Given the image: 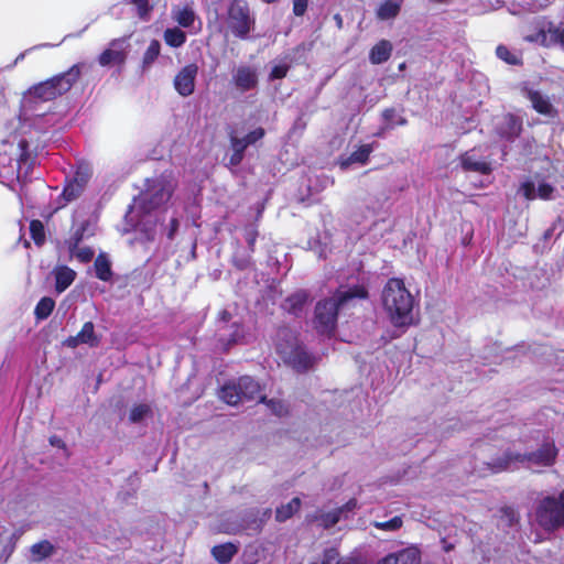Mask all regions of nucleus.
I'll use <instances>...</instances> for the list:
<instances>
[{
	"label": "nucleus",
	"instance_id": "nucleus-1",
	"mask_svg": "<svg viewBox=\"0 0 564 564\" xmlns=\"http://www.w3.org/2000/svg\"><path fill=\"white\" fill-rule=\"evenodd\" d=\"M382 305L397 327L409 326L413 322L414 299L400 279H390L382 290Z\"/></svg>",
	"mask_w": 564,
	"mask_h": 564
},
{
	"label": "nucleus",
	"instance_id": "nucleus-2",
	"mask_svg": "<svg viewBox=\"0 0 564 564\" xmlns=\"http://www.w3.org/2000/svg\"><path fill=\"white\" fill-rule=\"evenodd\" d=\"M367 290L355 286L347 291H337L332 297L322 300L315 307V327L322 334H330L335 329L337 315L350 306L356 299H366Z\"/></svg>",
	"mask_w": 564,
	"mask_h": 564
},
{
	"label": "nucleus",
	"instance_id": "nucleus-3",
	"mask_svg": "<svg viewBox=\"0 0 564 564\" xmlns=\"http://www.w3.org/2000/svg\"><path fill=\"white\" fill-rule=\"evenodd\" d=\"M276 351L285 364L297 371L310 369L315 361L299 344L294 332L288 327H282L276 333Z\"/></svg>",
	"mask_w": 564,
	"mask_h": 564
},
{
	"label": "nucleus",
	"instance_id": "nucleus-4",
	"mask_svg": "<svg viewBox=\"0 0 564 564\" xmlns=\"http://www.w3.org/2000/svg\"><path fill=\"white\" fill-rule=\"evenodd\" d=\"M534 519L546 532L564 528V490L539 499L534 509Z\"/></svg>",
	"mask_w": 564,
	"mask_h": 564
},
{
	"label": "nucleus",
	"instance_id": "nucleus-5",
	"mask_svg": "<svg viewBox=\"0 0 564 564\" xmlns=\"http://www.w3.org/2000/svg\"><path fill=\"white\" fill-rule=\"evenodd\" d=\"M79 76L80 67L79 65H74L66 73L34 85L28 90V95L41 101L53 100L67 93Z\"/></svg>",
	"mask_w": 564,
	"mask_h": 564
},
{
	"label": "nucleus",
	"instance_id": "nucleus-6",
	"mask_svg": "<svg viewBox=\"0 0 564 564\" xmlns=\"http://www.w3.org/2000/svg\"><path fill=\"white\" fill-rule=\"evenodd\" d=\"M557 451L553 444H543L536 452L530 454H514L505 453L501 457H498L489 464V468L492 473H500L510 468L516 463H532L538 466H551L556 458Z\"/></svg>",
	"mask_w": 564,
	"mask_h": 564
},
{
	"label": "nucleus",
	"instance_id": "nucleus-7",
	"mask_svg": "<svg viewBox=\"0 0 564 564\" xmlns=\"http://www.w3.org/2000/svg\"><path fill=\"white\" fill-rule=\"evenodd\" d=\"M175 187L171 174H162L148 181V187L140 197V208L149 213L166 203Z\"/></svg>",
	"mask_w": 564,
	"mask_h": 564
},
{
	"label": "nucleus",
	"instance_id": "nucleus-8",
	"mask_svg": "<svg viewBox=\"0 0 564 564\" xmlns=\"http://www.w3.org/2000/svg\"><path fill=\"white\" fill-rule=\"evenodd\" d=\"M261 392L260 384L251 377L243 376L237 381L226 383L219 392V397L229 405H238L245 401L256 399Z\"/></svg>",
	"mask_w": 564,
	"mask_h": 564
},
{
	"label": "nucleus",
	"instance_id": "nucleus-9",
	"mask_svg": "<svg viewBox=\"0 0 564 564\" xmlns=\"http://www.w3.org/2000/svg\"><path fill=\"white\" fill-rule=\"evenodd\" d=\"M252 21L248 7L242 1H234L228 10V25L238 37H246L250 32Z\"/></svg>",
	"mask_w": 564,
	"mask_h": 564
},
{
	"label": "nucleus",
	"instance_id": "nucleus-10",
	"mask_svg": "<svg viewBox=\"0 0 564 564\" xmlns=\"http://www.w3.org/2000/svg\"><path fill=\"white\" fill-rule=\"evenodd\" d=\"M231 84L241 94L256 89L259 84L257 69L249 65H239L232 72Z\"/></svg>",
	"mask_w": 564,
	"mask_h": 564
},
{
	"label": "nucleus",
	"instance_id": "nucleus-11",
	"mask_svg": "<svg viewBox=\"0 0 564 564\" xmlns=\"http://www.w3.org/2000/svg\"><path fill=\"white\" fill-rule=\"evenodd\" d=\"M197 73L196 64H188L177 73L174 78V87L181 96L187 97L194 93Z\"/></svg>",
	"mask_w": 564,
	"mask_h": 564
},
{
	"label": "nucleus",
	"instance_id": "nucleus-12",
	"mask_svg": "<svg viewBox=\"0 0 564 564\" xmlns=\"http://www.w3.org/2000/svg\"><path fill=\"white\" fill-rule=\"evenodd\" d=\"M377 564H421V553L410 546L386 555Z\"/></svg>",
	"mask_w": 564,
	"mask_h": 564
},
{
	"label": "nucleus",
	"instance_id": "nucleus-13",
	"mask_svg": "<svg viewBox=\"0 0 564 564\" xmlns=\"http://www.w3.org/2000/svg\"><path fill=\"white\" fill-rule=\"evenodd\" d=\"M523 94L531 101L534 110L539 113L549 117H554L556 115V110L551 104L549 97L543 95L541 91L531 88H524Z\"/></svg>",
	"mask_w": 564,
	"mask_h": 564
},
{
	"label": "nucleus",
	"instance_id": "nucleus-14",
	"mask_svg": "<svg viewBox=\"0 0 564 564\" xmlns=\"http://www.w3.org/2000/svg\"><path fill=\"white\" fill-rule=\"evenodd\" d=\"M519 192L529 200H533L538 197L542 199H550L554 188L544 182L535 186L534 182L525 181L520 185Z\"/></svg>",
	"mask_w": 564,
	"mask_h": 564
},
{
	"label": "nucleus",
	"instance_id": "nucleus-15",
	"mask_svg": "<svg viewBox=\"0 0 564 564\" xmlns=\"http://www.w3.org/2000/svg\"><path fill=\"white\" fill-rule=\"evenodd\" d=\"M356 505L357 503L355 500H350L343 507H339L337 509H334L333 511L321 514V517L318 518L321 525L325 529H329V528L334 527L340 520L341 514L346 511L354 510L356 508Z\"/></svg>",
	"mask_w": 564,
	"mask_h": 564
},
{
	"label": "nucleus",
	"instance_id": "nucleus-16",
	"mask_svg": "<svg viewBox=\"0 0 564 564\" xmlns=\"http://www.w3.org/2000/svg\"><path fill=\"white\" fill-rule=\"evenodd\" d=\"M55 552L56 547L48 540H42L30 547V558L39 563L53 556Z\"/></svg>",
	"mask_w": 564,
	"mask_h": 564
},
{
	"label": "nucleus",
	"instance_id": "nucleus-17",
	"mask_svg": "<svg viewBox=\"0 0 564 564\" xmlns=\"http://www.w3.org/2000/svg\"><path fill=\"white\" fill-rule=\"evenodd\" d=\"M120 44L119 41H113L111 47L104 51L99 56V63L102 66L110 64H123L126 61V53L121 48H116Z\"/></svg>",
	"mask_w": 564,
	"mask_h": 564
},
{
	"label": "nucleus",
	"instance_id": "nucleus-18",
	"mask_svg": "<svg viewBox=\"0 0 564 564\" xmlns=\"http://www.w3.org/2000/svg\"><path fill=\"white\" fill-rule=\"evenodd\" d=\"M392 52V44L387 40H381L370 51L369 59L372 64H381L389 59Z\"/></svg>",
	"mask_w": 564,
	"mask_h": 564
},
{
	"label": "nucleus",
	"instance_id": "nucleus-19",
	"mask_svg": "<svg viewBox=\"0 0 564 564\" xmlns=\"http://www.w3.org/2000/svg\"><path fill=\"white\" fill-rule=\"evenodd\" d=\"M76 272L68 267H58L55 270V289L58 293L65 291L75 280Z\"/></svg>",
	"mask_w": 564,
	"mask_h": 564
},
{
	"label": "nucleus",
	"instance_id": "nucleus-20",
	"mask_svg": "<svg viewBox=\"0 0 564 564\" xmlns=\"http://www.w3.org/2000/svg\"><path fill=\"white\" fill-rule=\"evenodd\" d=\"M236 553L237 547L231 543L216 545L212 550L213 556L220 564L229 563Z\"/></svg>",
	"mask_w": 564,
	"mask_h": 564
},
{
	"label": "nucleus",
	"instance_id": "nucleus-21",
	"mask_svg": "<svg viewBox=\"0 0 564 564\" xmlns=\"http://www.w3.org/2000/svg\"><path fill=\"white\" fill-rule=\"evenodd\" d=\"M301 499L295 497L286 505H282L275 510V520L278 522H284L296 513L301 508Z\"/></svg>",
	"mask_w": 564,
	"mask_h": 564
},
{
	"label": "nucleus",
	"instance_id": "nucleus-22",
	"mask_svg": "<svg viewBox=\"0 0 564 564\" xmlns=\"http://www.w3.org/2000/svg\"><path fill=\"white\" fill-rule=\"evenodd\" d=\"M401 9V1L386 0L377 10V18L380 20H389L395 18Z\"/></svg>",
	"mask_w": 564,
	"mask_h": 564
},
{
	"label": "nucleus",
	"instance_id": "nucleus-23",
	"mask_svg": "<svg viewBox=\"0 0 564 564\" xmlns=\"http://www.w3.org/2000/svg\"><path fill=\"white\" fill-rule=\"evenodd\" d=\"M172 17L183 28L192 26L196 19L194 10L188 6L175 8L172 12Z\"/></svg>",
	"mask_w": 564,
	"mask_h": 564
},
{
	"label": "nucleus",
	"instance_id": "nucleus-24",
	"mask_svg": "<svg viewBox=\"0 0 564 564\" xmlns=\"http://www.w3.org/2000/svg\"><path fill=\"white\" fill-rule=\"evenodd\" d=\"M94 267L98 279L102 281H109L111 279V263L105 253H100L96 258Z\"/></svg>",
	"mask_w": 564,
	"mask_h": 564
},
{
	"label": "nucleus",
	"instance_id": "nucleus-25",
	"mask_svg": "<svg viewBox=\"0 0 564 564\" xmlns=\"http://www.w3.org/2000/svg\"><path fill=\"white\" fill-rule=\"evenodd\" d=\"M521 131V122L512 115H507L503 118V127L500 128L502 137L511 139L519 135Z\"/></svg>",
	"mask_w": 564,
	"mask_h": 564
},
{
	"label": "nucleus",
	"instance_id": "nucleus-26",
	"mask_svg": "<svg viewBox=\"0 0 564 564\" xmlns=\"http://www.w3.org/2000/svg\"><path fill=\"white\" fill-rule=\"evenodd\" d=\"M460 162L465 171L479 172L481 174L490 172V167L486 162L477 161L468 153L462 155Z\"/></svg>",
	"mask_w": 564,
	"mask_h": 564
},
{
	"label": "nucleus",
	"instance_id": "nucleus-27",
	"mask_svg": "<svg viewBox=\"0 0 564 564\" xmlns=\"http://www.w3.org/2000/svg\"><path fill=\"white\" fill-rule=\"evenodd\" d=\"M307 301V294L304 291H300L289 296L284 302V310L290 313L296 314Z\"/></svg>",
	"mask_w": 564,
	"mask_h": 564
},
{
	"label": "nucleus",
	"instance_id": "nucleus-28",
	"mask_svg": "<svg viewBox=\"0 0 564 564\" xmlns=\"http://www.w3.org/2000/svg\"><path fill=\"white\" fill-rule=\"evenodd\" d=\"M77 336L82 344H88L90 346L98 345V338L95 335L94 324L91 322L85 323Z\"/></svg>",
	"mask_w": 564,
	"mask_h": 564
},
{
	"label": "nucleus",
	"instance_id": "nucleus-29",
	"mask_svg": "<svg viewBox=\"0 0 564 564\" xmlns=\"http://www.w3.org/2000/svg\"><path fill=\"white\" fill-rule=\"evenodd\" d=\"M260 402L264 403L276 416H284L289 412L286 404L280 399H267L265 397H260Z\"/></svg>",
	"mask_w": 564,
	"mask_h": 564
},
{
	"label": "nucleus",
	"instance_id": "nucleus-30",
	"mask_svg": "<svg viewBox=\"0 0 564 564\" xmlns=\"http://www.w3.org/2000/svg\"><path fill=\"white\" fill-rule=\"evenodd\" d=\"M186 35L177 28L167 29L164 32V40L166 44L173 47H178L184 44Z\"/></svg>",
	"mask_w": 564,
	"mask_h": 564
},
{
	"label": "nucleus",
	"instance_id": "nucleus-31",
	"mask_svg": "<svg viewBox=\"0 0 564 564\" xmlns=\"http://www.w3.org/2000/svg\"><path fill=\"white\" fill-rule=\"evenodd\" d=\"M54 306H55V302L53 299H51V297L41 299V301L37 303V305L35 307V312H34L36 318H39V319L47 318L50 316V314L52 313Z\"/></svg>",
	"mask_w": 564,
	"mask_h": 564
},
{
	"label": "nucleus",
	"instance_id": "nucleus-32",
	"mask_svg": "<svg viewBox=\"0 0 564 564\" xmlns=\"http://www.w3.org/2000/svg\"><path fill=\"white\" fill-rule=\"evenodd\" d=\"M159 54H160V43L158 41H152L143 56V61H142L143 69L149 68L151 66V64L156 59Z\"/></svg>",
	"mask_w": 564,
	"mask_h": 564
},
{
	"label": "nucleus",
	"instance_id": "nucleus-33",
	"mask_svg": "<svg viewBox=\"0 0 564 564\" xmlns=\"http://www.w3.org/2000/svg\"><path fill=\"white\" fill-rule=\"evenodd\" d=\"M151 413V408L148 404H137L134 405L129 414V421L131 423H139L149 416Z\"/></svg>",
	"mask_w": 564,
	"mask_h": 564
},
{
	"label": "nucleus",
	"instance_id": "nucleus-34",
	"mask_svg": "<svg viewBox=\"0 0 564 564\" xmlns=\"http://www.w3.org/2000/svg\"><path fill=\"white\" fill-rule=\"evenodd\" d=\"M339 560V552L335 547H329L326 549L318 558L312 561L310 564H337Z\"/></svg>",
	"mask_w": 564,
	"mask_h": 564
},
{
	"label": "nucleus",
	"instance_id": "nucleus-35",
	"mask_svg": "<svg viewBox=\"0 0 564 564\" xmlns=\"http://www.w3.org/2000/svg\"><path fill=\"white\" fill-rule=\"evenodd\" d=\"M372 525L377 529H380V530H384V531H389V532H394V531H398L402 528L403 525V520L401 517L397 516L394 518H392L391 520H388V521H383V522H379V521H375L372 523Z\"/></svg>",
	"mask_w": 564,
	"mask_h": 564
},
{
	"label": "nucleus",
	"instance_id": "nucleus-36",
	"mask_svg": "<svg viewBox=\"0 0 564 564\" xmlns=\"http://www.w3.org/2000/svg\"><path fill=\"white\" fill-rule=\"evenodd\" d=\"M86 230V224H82L66 241L69 253H75V250L83 240L84 232Z\"/></svg>",
	"mask_w": 564,
	"mask_h": 564
},
{
	"label": "nucleus",
	"instance_id": "nucleus-37",
	"mask_svg": "<svg viewBox=\"0 0 564 564\" xmlns=\"http://www.w3.org/2000/svg\"><path fill=\"white\" fill-rule=\"evenodd\" d=\"M30 231L34 242L41 246L45 241L44 226L40 220H32L30 224Z\"/></svg>",
	"mask_w": 564,
	"mask_h": 564
},
{
	"label": "nucleus",
	"instance_id": "nucleus-38",
	"mask_svg": "<svg viewBox=\"0 0 564 564\" xmlns=\"http://www.w3.org/2000/svg\"><path fill=\"white\" fill-rule=\"evenodd\" d=\"M90 176H91L90 167L86 164H79L75 172L73 182L78 183L80 186L84 187L86 185V183L88 182V180L90 178Z\"/></svg>",
	"mask_w": 564,
	"mask_h": 564
},
{
	"label": "nucleus",
	"instance_id": "nucleus-39",
	"mask_svg": "<svg viewBox=\"0 0 564 564\" xmlns=\"http://www.w3.org/2000/svg\"><path fill=\"white\" fill-rule=\"evenodd\" d=\"M549 41H551V46L560 44L564 47V25L550 26Z\"/></svg>",
	"mask_w": 564,
	"mask_h": 564
},
{
	"label": "nucleus",
	"instance_id": "nucleus-40",
	"mask_svg": "<svg viewBox=\"0 0 564 564\" xmlns=\"http://www.w3.org/2000/svg\"><path fill=\"white\" fill-rule=\"evenodd\" d=\"M83 186H80L78 183L70 182L66 185L63 192V197L66 203L77 198L80 193L83 192Z\"/></svg>",
	"mask_w": 564,
	"mask_h": 564
},
{
	"label": "nucleus",
	"instance_id": "nucleus-41",
	"mask_svg": "<svg viewBox=\"0 0 564 564\" xmlns=\"http://www.w3.org/2000/svg\"><path fill=\"white\" fill-rule=\"evenodd\" d=\"M370 152H371V149L369 145H362L357 151L351 153V155L348 159V162L349 163H352V162L365 163L368 160Z\"/></svg>",
	"mask_w": 564,
	"mask_h": 564
},
{
	"label": "nucleus",
	"instance_id": "nucleus-42",
	"mask_svg": "<svg viewBox=\"0 0 564 564\" xmlns=\"http://www.w3.org/2000/svg\"><path fill=\"white\" fill-rule=\"evenodd\" d=\"M525 41L536 42L543 46H551V41H549V30H540L535 34L527 35Z\"/></svg>",
	"mask_w": 564,
	"mask_h": 564
},
{
	"label": "nucleus",
	"instance_id": "nucleus-43",
	"mask_svg": "<svg viewBox=\"0 0 564 564\" xmlns=\"http://www.w3.org/2000/svg\"><path fill=\"white\" fill-rule=\"evenodd\" d=\"M229 139H230V147H231L232 151L243 155L245 150L248 147L245 139L238 138L235 133H230Z\"/></svg>",
	"mask_w": 564,
	"mask_h": 564
},
{
	"label": "nucleus",
	"instance_id": "nucleus-44",
	"mask_svg": "<svg viewBox=\"0 0 564 564\" xmlns=\"http://www.w3.org/2000/svg\"><path fill=\"white\" fill-rule=\"evenodd\" d=\"M70 254L76 257L82 262H89L94 257V250L88 247L79 248L78 246L75 250V253Z\"/></svg>",
	"mask_w": 564,
	"mask_h": 564
},
{
	"label": "nucleus",
	"instance_id": "nucleus-45",
	"mask_svg": "<svg viewBox=\"0 0 564 564\" xmlns=\"http://www.w3.org/2000/svg\"><path fill=\"white\" fill-rule=\"evenodd\" d=\"M138 8V14L141 19H147L152 8L149 6V0H131Z\"/></svg>",
	"mask_w": 564,
	"mask_h": 564
},
{
	"label": "nucleus",
	"instance_id": "nucleus-46",
	"mask_svg": "<svg viewBox=\"0 0 564 564\" xmlns=\"http://www.w3.org/2000/svg\"><path fill=\"white\" fill-rule=\"evenodd\" d=\"M264 129L263 128H257L253 131L249 132L246 137H243L245 141L248 145L256 143L258 140L262 139L264 137Z\"/></svg>",
	"mask_w": 564,
	"mask_h": 564
},
{
	"label": "nucleus",
	"instance_id": "nucleus-47",
	"mask_svg": "<svg viewBox=\"0 0 564 564\" xmlns=\"http://www.w3.org/2000/svg\"><path fill=\"white\" fill-rule=\"evenodd\" d=\"M496 52L499 58L506 61L509 64H517V58L509 52L506 46L499 45Z\"/></svg>",
	"mask_w": 564,
	"mask_h": 564
},
{
	"label": "nucleus",
	"instance_id": "nucleus-48",
	"mask_svg": "<svg viewBox=\"0 0 564 564\" xmlns=\"http://www.w3.org/2000/svg\"><path fill=\"white\" fill-rule=\"evenodd\" d=\"M293 13L296 17H302L306 12L310 0H292Z\"/></svg>",
	"mask_w": 564,
	"mask_h": 564
},
{
	"label": "nucleus",
	"instance_id": "nucleus-49",
	"mask_svg": "<svg viewBox=\"0 0 564 564\" xmlns=\"http://www.w3.org/2000/svg\"><path fill=\"white\" fill-rule=\"evenodd\" d=\"M288 73V66L285 65H278L274 66L271 70L270 77L272 79H280L286 76Z\"/></svg>",
	"mask_w": 564,
	"mask_h": 564
},
{
	"label": "nucleus",
	"instance_id": "nucleus-50",
	"mask_svg": "<svg viewBox=\"0 0 564 564\" xmlns=\"http://www.w3.org/2000/svg\"><path fill=\"white\" fill-rule=\"evenodd\" d=\"M243 159V155L240 154V153H237L235 151H232V154L230 155L229 158V164L231 166H237L238 164H240V162L242 161Z\"/></svg>",
	"mask_w": 564,
	"mask_h": 564
},
{
	"label": "nucleus",
	"instance_id": "nucleus-51",
	"mask_svg": "<svg viewBox=\"0 0 564 564\" xmlns=\"http://www.w3.org/2000/svg\"><path fill=\"white\" fill-rule=\"evenodd\" d=\"M82 343L79 341L78 339V336H70L68 337L66 340H65V345L67 347H70V348H75L77 347L78 345H80Z\"/></svg>",
	"mask_w": 564,
	"mask_h": 564
},
{
	"label": "nucleus",
	"instance_id": "nucleus-52",
	"mask_svg": "<svg viewBox=\"0 0 564 564\" xmlns=\"http://www.w3.org/2000/svg\"><path fill=\"white\" fill-rule=\"evenodd\" d=\"M177 228H178V221H177V219L173 218L171 220V229H170V232L167 235L170 239L173 238L174 232L177 230Z\"/></svg>",
	"mask_w": 564,
	"mask_h": 564
},
{
	"label": "nucleus",
	"instance_id": "nucleus-53",
	"mask_svg": "<svg viewBox=\"0 0 564 564\" xmlns=\"http://www.w3.org/2000/svg\"><path fill=\"white\" fill-rule=\"evenodd\" d=\"M50 443L53 445V446H57V447H61V448H64L65 447V443L57 436H52L50 438Z\"/></svg>",
	"mask_w": 564,
	"mask_h": 564
},
{
	"label": "nucleus",
	"instance_id": "nucleus-54",
	"mask_svg": "<svg viewBox=\"0 0 564 564\" xmlns=\"http://www.w3.org/2000/svg\"><path fill=\"white\" fill-rule=\"evenodd\" d=\"M256 237H257V231L254 229H251L248 232V237H247V241H248L249 246H252L254 243Z\"/></svg>",
	"mask_w": 564,
	"mask_h": 564
},
{
	"label": "nucleus",
	"instance_id": "nucleus-55",
	"mask_svg": "<svg viewBox=\"0 0 564 564\" xmlns=\"http://www.w3.org/2000/svg\"><path fill=\"white\" fill-rule=\"evenodd\" d=\"M395 115V111L393 109H387L383 112V117L386 120H392Z\"/></svg>",
	"mask_w": 564,
	"mask_h": 564
},
{
	"label": "nucleus",
	"instance_id": "nucleus-56",
	"mask_svg": "<svg viewBox=\"0 0 564 564\" xmlns=\"http://www.w3.org/2000/svg\"><path fill=\"white\" fill-rule=\"evenodd\" d=\"M334 18L336 20L338 28H341V24H343L341 17L339 14H336Z\"/></svg>",
	"mask_w": 564,
	"mask_h": 564
},
{
	"label": "nucleus",
	"instance_id": "nucleus-57",
	"mask_svg": "<svg viewBox=\"0 0 564 564\" xmlns=\"http://www.w3.org/2000/svg\"><path fill=\"white\" fill-rule=\"evenodd\" d=\"M23 57H24V53L20 54V55L17 57L15 63H17L18 61L22 59Z\"/></svg>",
	"mask_w": 564,
	"mask_h": 564
},
{
	"label": "nucleus",
	"instance_id": "nucleus-58",
	"mask_svg": "<svg viewBox=\"0 0 564 564\" xmlns=\"http://www.w3.org/2000/svg\"><path fill=\"white\" fill-rule=\"evenodd\" d=\"M399 124H404L405 123V119L403 118H400V120L398 121Z\"/></svg>",
	"mask_w": 564,
	"mask_h": 564
},
{
	"label": "nucleus",
	"instance_id": "nucleus-59",
	"mask_svg": "<svg viewBox=\"0 0 564 564\" xmlns=\"http://www.w3.org/2000/svg\"><path fill=\"white\" fill-rule=\"evenodd\" d=\"M223 319H227V313H223Z\"/></svg>",
	"mask_w": 564,
	"mask_h": 564
}]
</instances>
